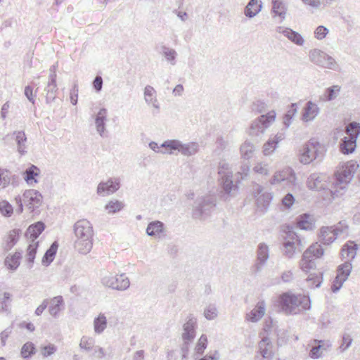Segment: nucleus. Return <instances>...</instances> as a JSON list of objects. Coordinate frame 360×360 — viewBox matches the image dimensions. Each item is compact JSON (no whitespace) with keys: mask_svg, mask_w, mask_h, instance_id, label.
Segmentation results:
<instances>
[{"mask_svg":"<svg viewBox=\"0 0 360 360\" xmlns=\"http://www.w3.org/2000/svg\"><path fill=\"white\" fill-rule=\"evenodd\" d=\"M163 146L169 148L170 150H178L182 155L191 156L198 151L199 146L196 142H191L186 144L182 143L179 140H167L163 142Z\"/></svg>","mask_w":360,"mask_h":360,"instance_id":"ddd939ff","label":"nucleus"},{"mask_svg":"<svg viewBox=\"0 0 360 360\" xmlns=\"http://www.w3.org/2000/svg\"><path fill=\"white\" fill-rule=\"evenodd\" d=\"M315 342H319V345L317 346L313 347L309 352V356L311 359H319L321 356V352H320V350L323 345H321V343L323 342V341L315 340Z\"/></svg>","mask_w":360,"mask_h":360,"instance_id":"e2e57ef3","label":"nucleus"},{"mask_svg":"<svg viewBox=\"0 0 360 360\" xmlns=\"http://www.w3.org/2000/svg\"><path fill=\"white\" fill-rule=\"evenodd\" d=\"M284 134L278 133L274 137L270 138L266 143L264 144L263 153L265 155H271L277 148L280 141L284 139Z\"/></svg>","mask_w":360,"mask_h":360,"instance_id":"393cba45","label":"nucleus"},{"mask_svg":"<svg viewBox=\"0 0 360 360\" xmlns=\"http://www.w3.org/2000/svg\"><path fill=\"white\" fill-rule=\"evenodd\" d=\"M269 257V246L264 243H260L257 250V263L255 268L257 271H260Z\"/></svg>","mask_w":360,"mask_h":360,"instance_id":"a211bd4d","label":"nucleus"},{"mask_svg":"<svg viewBox=\"0 0 360 360\" xmlns=\"http://www.w3.org/2000/svg\"><path fill=\"white\" fill-rule=\"evenodd\" d=\"M330 228H332L333 233L335 234L336 238L338 236L347 233L348 230V226L345 221H340L337 225L330 226Z\"/></svg>","mask_w":360,"mask_h":360,"instance_id":"052dcab7","label":"nucleus"},{"mask_svg":"<svg viewBox=\"0 0 360 360\" xmlns=\"http://www.w3.org/2000/svg\"><path fill=\"white\" fill-rule=\"evenodd\" d=\"M285 236H283L285 240L283 243L284 255L288 258H292L296 251L301 252L302 244L299 236L295 233L292 227L286 226L283 229Z\"/></svg>","mask_w":360,"mask_h":360,"instance_id":"0eeeda50","label":"nucleus"},{"mask_svg":"<svg viewBox=\"0 0 360 360\" xmlns=\"http://www.w3.org/2000/svg\"><path fill=\"white\" fill-rule=\"evenodd\" d=\"M356 147V141L353 138L344 137L340 144V150L343 154L352 153Z\"/></svg>","mask_w":360,"mask_h":360,"instance_id":"473e14b6","label":"nucleus"},{"mask_svg":"<svg viewBox=\"0 0 360 360\" xmlns=\"http://www.w3.org/2000/svg\"><path fill=\"white\" fill-rule=\"evenodd\" d=\"M49 312L53 318H57L59 316V313L64 308V300L62 296L58 295L52 298L50 301L49 300Z\"/></svg>","mask_w":360,"mask_h":360,"instance_id":"b1692460","label":"nucleus"},{"mask_svg":"<svg viewBox=\"0 0 360 360\" xmlns=\"http://www.w3.org/2000/svg\"><path fill=\"white\" fill-rule=\"evenodd\" d=\"M323 255L321 245L315 243L310 245L303 253L300 261V268L303 271L308 272L316 267L314 259L321 257Z\"/></svg>","mask_w":360,"mask_h":360,"instance_id":"6e6552de","label":"nucleus"},{"mask_svg":"<svg viewBox=\"0 0 360 360\" xmlns=\"http://www.w3.org/2000/svg\"><path fill=\"white\" fill-rule=\"evenodd\" d=\"M124 207V204L119 200H111L105 206V209L108 213H116Z\"/></svg>","mask_w":360,"mask_h":360,"instance_id":"6e6d98bb","label":"nucleus"},{"mask_svg":"<svg viewBox=\"0 0 360 360\" xmlns=\"http://www.w3.org/2000/svg\"><path fill=\"white\" fill-rule=\"evenodd\" d=\"M13 136H15V139L18 145V151L21 155H24L26 153L25 142L27 141V137L25 132L23 131H15L13 133Z\"/></svg>","mask_w":360,"mask_h":360,"instance_id":"4c0bfd02","label":"nucleus"},{"mask_svg":"<svg viewBox=\"0 0 360 360\" xmlns=\"http://www.w3.org/2000/svg\"><path fill=\"white\" fill-rule=\"evenodd\" d=\"M43 196L41 193L34 189L26 190L23 193V200L26 207L30 212H34L39 208L42 203Z\"/></svg>","mask_w":360,"mask_h":360,"instance_id":"4468645a","label":"nucleus"},{"mask_svg":"<svg viewBox=\"0 0 360 360\" xmlns=\"http://www.w3.org/2000/svg\"><path fill=\"white\" fill-rule=\"evenodd\" d=\"M197 320L192 315L188 317L187 321L184 324V333H182V339L188 340H193L195 337V328Z\"/></svg>","mask_w":360,"mask_h":360,"instance_id":"6ab92c4d","label":"nucleus"},{"mask_svg":"<svg viewBox=\"0 0 360 360\" xmlns=\"http://www.w3.org/2000/svg\"><path fill=\"white\" fill-rule=\"evenodd\" d=\"M36 352V348L34 343L27 342L23 345L21 348V356L24 359H28L31 357Z\"/></svg>","mask_w":360,"mask_h":360,"instance_id":"8fccbe9b","label":"nucleus"},{"mask_svg":"<svg viewBox=\"0 0 360 360\" xmlns=\"http://www.w3.org/2000/svg\"><path fill=\"white\" fill-rule=\"evenodd\" d=\"M306 282L311 288H319L323 282V274H310L307 278Z\"/></svg>","mask_w":360,"mask_h":360,"instance_id":"37998d69","label":"nucleus"},{"mask_svg":"<svg viewBox=\"0 0 360 360\" xmlns=\"http://www.w3.org/2000/svg\"><path fill=\"white\" fill-rule=\"evenodd\" d=\"M297 112V106L296 103H291L289 109L283 117V124L288 127L292 122V119Z\"/></svg>","mask_w":360,"mask_h":360,"instance_id":"de8ad7c7","label":"nucleus"},{"mask_svg":"<svg viewBox=\"0 0 360 360\" xmlns=\"http://www.w3.org/2000/svg\"><path fill=\"white\" fill-rule=\"evenodd\" d=\"M12 295L8 292L0 291V312H6L10 310Z\"/></svg>","mask_w":360,"mask_h":360,"instance_id":"79ce46f5","label":"nucleus"},{"mask_svg":"<svg viewBox=\"0 0 360 360\" xmlns=\"http://www.w3.org/2000/svg\"><path fill=\"white\" fill-rule=\"evenodd\" d=\"M329 30L325 26L319 25L314 31V37L319 40L324 39L328 34Z\"/></svg>","mask_w":360,"mask_h":360,"instance_id":"0e129e2a","label":"nucleus"},{"mask_svg":"<svg viewBox=\"0 0 360 360\" xmlns=\"http://www.w3.org/2000/svg\"><path fill=\"white\" fill-rule=\"evenodd\" d=\"M321 243L324 245H330L336 239V236L333 233L332 228L328 226L321 228Z\"/></svg>","mask_w":360,"mask_h":360,"instance_id":"a19ab883","label":"nucleus"},{"mask_svg":"<svg viewBox=\"0 0 360 360\" xmlns=\"http://www.w3.org/2000/svg\"><path fill=\"white\" fill-rule=\"evenodd\" d=\"M346 133L347 134V137L353 138L356 141L360 134V124L356 122H352L349 123L346 127Z\"/></svg>","mask_w":360,"mask_h":360,"instance_id":"49530a36","label":"nucleus"},{"mask_svg":"<svg viewBox=\"0 0 360 360\" xmlns=\"http://www.w3.org/2000/svg\"><path fill=\"white\" fill-rule=\"evenodd\" d=\"M108 110L106 108H101L95 117V125L97 132L102 137L106 131L105 123L107 121Z\"/></svg>","mask_w":360,"mask_h":360,"instance_id":"4be33fe9","label":"nucleus"},{"mask_svg":"<svg viewBox=\"0 0 360 360\" xmlns=\"http://www.w3.org/2000/svg\"><path fill=\"white\" fill-rule=\"evenodd\" d=\"M258 349L264 360H271L274 356L272 342L267 336H264L259 342Z\"/></svg>","mask_w":360,"mask_h":360,"instance_id":"f3484780","label":"nucleus"},{"mask_svg":"<svg viewBox=\"0 0 360 360\" xmlns=\"http://www.w3.org/2000/svg\"><path fill=\"white\" fill-rule=\"evenodd\" d=\"M219 181L226 194L234 195L238 190L237 182L233 183V173L230 165L221 161L218 167Z\"/></svg>","mask_w":360,"mask_h":360,"instance_id":"39448f33","label":"nucleus"},{"mask_svg":"<svg viewBox=\"0 0 360 360\" xmlns=\"http://www.w3.org/2000/svg\"><path fill=\"white\" fill-rule=\"evenodd\" d=\"M204 316L207 320H214L218 316V309L215 304H208L204 310Z\"/></svg>","mask_w":360,"mask_h":360,"instance_id":"603ef678","label":"nucleus"},{"mask_svg":"<svg viewBox=\"0 0 360 360\" xmlns=\"http://www.w3.org/2000/svg\"><path fill=\"white\" fill-rule=\"evenodd\" d=\"M207 345V338L206 335L202 334L199 338L195 347V352L198 354H202Z\"/></svg>","mask_w":360,"mask_h":360,"instance_id":"bf43d9fd","label":"nucleus"},{"mask_svg":"<svg viewBox=\"0 0 360 360\" xmlns=\"http://www.w3.org/2000/svg\"><path fill=\"white\" fill-rule=\"evenodd\" d=\"M352 269V264L349 262H345L344 264L340 265L338 268L337 277L342 279V281H347L349 276Z\"/></svg>","mask_w":360,"mask_h":360,"instance_id":"a18cd8bd","label":"nucleus"},{"mask_svg":"<svg viewBox=\"0 0 360 360\" xmlns=\"http://www.w3.org/2000/svg\"><path fill=\"white\" fill-rule=\"evenodd\" d=\"M297 226L302 230H312L314 228L313 217L308 214H303L297 218Z\"/></svg>","mask_w":360,"mask_h":360,"instance_id":"c85d7f7f","label":"nucleus"},{"mask_svg":"<svg viewBox=\"0 0 360 360\" xmlns=\"http://www.w3.org/2000/svg\"><path fill=\"white\" fill-rule=\"evenodd\" d=\"M271 199L272 195L270 193H265L259 195L257 198V210L262 213L266 212L270 205Z\"/></svg>","mask_w":360,"mask_h":360,"instance_id":"c9c22d12","label":"nucleus"},{"mask_svg":"<svg viewBox=\"0 0 360 360\" xmlns=\"http://www.w3.org/2000/svg\"><path fill=\"white\" fill-rule=\"evenodd\" d=\"M45 229V224L42 221H37L33 224H31L25 232V237L28 239L32 240L27 249L26 254V262L27 266L31 269L33 266L34 259L36 257L39 242H34V240L39 236V235L44 231Z\"/></svg>","mask_w":360,"mask_h":360,"instance_id":"20e7f679","label":"nucleus"},{"mask_svg":"<svg viewBox=\"0 0 360 360\" xmlns=\"http://www.w3.org/2000/svg\"><path fill=\"white\" fill-rule=\"evenodd\" d=\"M0 212L5 217H10L13 213L12 205L7 200L0 202Z\"/></svg>","mask_w":360,"mask_h":360,"instance_id":"864d4df0","label":"nucleus"},{"mask_svg":"<svg viewBox=\"0 0 360 360\" xmlns=\"http://www.w3.org/2000/svg\"><path fill=\"white\" fill-rule=\"evenodd\" d=\"M359 168V165L355 160H350L345 163L335 173L334 186L335 191L330 190L333 198L338 195V188L344 189L346 188L354 177V174Z\"/></svg>","mask_w":360,"mask_h":360,"instance_id":"7ed1b4c3","label":"nucleus"},{"mask_svg":"<svg viewBox=\"0 0 360 360\" xmlns=\"http://www.w3.org/2000/svg\"><path fill=\"white\" fill-rule=\"evenodd\" d=\"M107 327V319L103 314H100L94 319V328L95 333L101 334Z\"/></svg>","mask_w":360,"mask_h":360,"instance_id":"c03bdc74","label":"nucleus"},{"mask_svg":"<svg viewBox=\"0 0 360 360\" xmlns=\"http://www.w3.org/2000/svg\"><path fill=\"white\" fill-rule=\"evenodd\" d=\"M11 182V174L8 170L0 168V189L6 188Z\"/></svg>","mask_w":360,"mask_h":360,"instance_id":"5fc2aeb1","label":"nucleus"},{"mask_svg":"<svg viewBox=\"0 0 360 360\" xmlns=\"http://www.w3.org/2000/svg\"><path fill=\"white\" fill-rule=\"evenodd\" d=\"M294 179L295 175L292 174V171L291 169H286L276 172L271 180V184H277L285 181L291 182Z\"/></svg>","mask_w":360,"mask_h":360,"instance_id":"cd10ccee","label":"nucleus"},{"mask_svg":"<svg viewBox=\"0 0 360 360\" xmlns=\"http://www.w3.org/2000/svg\"><path fill=\"white\" fill-rule=\"evenodd\" d=\"M309 58L314 64L324 68L336 70L338 68L333 57L317 49L310 51Z\"/></svg>","mask_w":360,"mask_h":360,"instance_id":"f8f14e48","label":"nucleus"},{"mask_svg":"<svg viewBox=\"0 0 360 360\" xmlns=\"http://www.w3.org/2000/svg\"><path fill=\"white\" fill-rule=\"evenodd\" d=\"M255 150V146L249 141H245L240 146L241 155L245 159H250L252 158L253 153Z\"/></svg>","mask_w":360,"mask_h":360,"instance_id":"09e8293b","label":"nucleus"},{"mask_svg":"<svg viewBox=\"0 0 360 360\" xmlns=\"http://www.w3.org/2000/svg\"><path fill=\"white\" fill-rule=\"evenodd\" d=\"M44 91L46 92V102L50 103L55 101L58 87L56 81H54V75L51 77V81L49 80Z\"/></svg>","mask_w":360,"mask_h":360,"instance_id":"c756f323","label":"nucleus"},{"mask_svg":"<svg viewBox=\"0 0 360 360\" xmlns=\"http://www.w3.org/2000/svg\"><path fill=\"white\" fill-rule=\"evenodd\" d=\"M287 11L285 4L281 0H272V12L275 15L285 19Z\"/></svg>","mask_w":360,"mask_h":360,"instance_id":"58836bf2","label":"nucleus"},{"mask_svg":"<svg viewBox=\"0 0 360 360\" xmlns=\"http://www.w3.org/2000/svg\"><path fill=\"white\" fill-rule=\"evenodd\" d=\"M319 112L320 109L318 105L315 103L309 101L303 108L302 120L305 122L312 121L319 114Z\"/></svg>","mask_w":360,"mask_h":360,"instance_id":"412c9836","label":"nucleus"},{"mask_svg":"<svg viewBox=\"0 0 360 360\" xmlns=\"http://www.w3.org/2000/svg\"><path fill=\"white\" fill-rule=\"evenodd\" d=\"M165 232V224L160 221H153L148 224L146 233L149 236L160 237V234Z\"/></svg>","mask_w":360,"mask_h":360,"instance_id":"a878e982","label":"nucleus"},{"mask_svg":"<svg viewBox=\"0 0 360 360\" xmlns=\"http://www.w3.org/2000/svg\"><path fill=\"white\" fill-rule=\"evenodd\" d=\"M58 248V244L56 241L53 242L51 245L42 257L41 263L43 265L48 266L53 261L57 252Z\"/></svg>","mask_w":360,"mask_h":360,"instance_id":"f704fd0d","label":"nucleus"},{"mask_svg":"<svg viewBox=\"0 0 360 360\" xmlns=\"http://www.w3.org/2000/svg\"><path fill=\"white\" fill-rule=\"evenodd\" d=\"M254 170L255 172L258 174L267 175L269 174V166L267 164L265 163H257L254 167Z\"/></svg>","mask_w":360,"mask_h":360,"instance_id":"774afa93","label":"nucleus"},{"mask_svg":"<svg viewBox=\"0 0 360 360\" xmlns=\"http://www.w3.org/2000/svg\"><path fill=\"white\" fill-rule=\"evenodd\" d=\"M149 147L151 150H153L155 153H162V154H172L173 152L169 149V148H166L163 146V143L161 145H158L155 141H151L149 143Z\"/></svg>","mask_w":360,"mask_h":360,"instance_id":"13d9d810","label":"nucleus"},{"mask_svg":"<svg viewBox=\"0 0 360 360\" xmlns=\"http://www.w3.org/2000/svg\"><path fill=\"white\" fill-rule=\"evenodd\" d=\"M21 233L20 229H15L10 231L5 240L4 250H10L17 243Z\"/></svg>","mask_w":360,"mask_h":360,"instance_id":"7c9ffc66","label":"nucleus"},{"mask_svg":"<svg viewBox=\"0 0 360 360\" xmlns=\"http://www.w3.org/2000/svg\"><path fill=\"white\" fill-rule=\"evenodd\" d=\"M276 112L271 110L266 115H262L252 122L249 129V134L252 136L259 137L269 127L276 118Z\"/></svg>","mask_w":360,"mask_h":360,"instance_id":"9d476101","label":"nucleus"},{"mask_svg":"<svg viewBox=\"0 0 360 360\" xmlns=\"http://www.w3.org/2000/svg\"><path fill=\"white\" fill-rule=\"evenodd\" d=\"M341 87L339 85H333L327 88L323 94L321 96V99L324 101H331L335 99L340 94Z\"/></svg>","mask_w":360,"mask_h":360,"instance_id":"e433bc0d","label":"nucleus"},{"mask_svg":"<svg viewBox=\"0 0 360 360\" xmlns=\"http://www.w3.org/2000/svg\"><path fill=\"white\" fill-rule=\"evenodd\" d=\"M266 304L264 301H259L255 307L246 315V319L255 323L259 321L264 315Z\"/></svg>","mask_w":360,"mask_h":360,"instance_id":"5701e85b","label":"nucleus"},{"mask_svg":"<svg viewBox=\"0 0 360 360\" xmlns=\"http://www.w3.org/2000/svg\"><path fill=\"white\" fill-rule=\"evenodd\" d=\"M278 302L281 311L286 315L299 314L311 308V300L309 297L289 292L281 294Z\"/></svg>","mask_w":360,"mask_h":360,"instance_id":"f03ea898","label":"nucleus"},{"mask_svg":"<svg viewBox=\"0 0 360 360\" xmlns=\"http://www.w3.org/2000/svg\"><path fill=\"white\" fill-rule=\"evenodd\" d=\"M276 31L278 33L283 34L286 38L296 45L302 46L304 42V39L302 35L290 28L280 26L277 27Z\"/></svg>","mask_w":360,"mask_h":360,"instance_id":"aec40b11","label":"nucleus"},{"mask_svg":"<svg viewBox=\"0 0 360 360\" xmlns=\"http://www.w3.org/2000/svg\"><path fill=\"white\" fill-rule=\"evenodd\" d=\"M101 283L105 287L120 291L128 289L130 285L129 279L124 274H108L102 278Z\"/></svg>","mask_w":360,"mask_h":360,"instance_id":"9b49d317","label":"nucleus"},{"mask_svg":"<svg viewBox=\"0 0 360 360\" xmlns=\"http://www.w3.org/2000/svg\"><path fill=\"white\" fill-rule=\"evenodd\" d=\"M144 97L145 101L147 103L153 101V98H155V90L153 86L148 85L144 89Z\"/></svg>","mask_w":360,"mask_h":360,"instance_id":"69168bd1","label":"nucleus"},{"mask_svg":"<svg viewBox=\"0 0 360 360\" xmlns=\"http://www.w3.org/2000/svg\"><path fill=\"white\" fill-rule=\"evenodd\" d=\"M358 245L353 241H349L347 243L342 249V257H349L351 259H354L356 255V250Z\"/></svg>","mask_w":360,"mask_h":360,"instance_id":"ea45409f","label":"nucleus"},{"mask_svg":"<svg viewBox=\"0 0 360 360\" xmlns=\"http://www.w3.org/2000/svg\"><path fill=\"white\" fill-rule=\"evenodd\" d=\"M22 257V252H15L13 255H8L5 259V265L8 269L15 271L18 269L20 264V260Z\"/></svg>","mask_w":360,"mask_h":360,"instance_id":"2f4dec72","label":"nucleus"},{"mask_svg":"<svg viewBox=\"0 0 360 360\" xmlns=\"http://www.w3.org/2000/svg\"><path fill=\"white\" fill-rule=\"evenodd\" d=\"M328 176L323 173L311 174L307 179V185L310 189L321 191L328 189Z\"/></svg>","mask_w":360,"mask_h":360,"instance_id":"2eb2a0df","label":"nucleus"},{"mask_svg":"<svg viewBox=\"0 0 360 360\" xmlns=\"http://www.w3.org/2000/svg\"><path fill=\"white\" fill-rule=\"evenodd\" d=\"M262 8V4L259 0H250L245 8L244 14L252 18L261 11Z\"/></svg>","mask_w":360,"mask_h":360,"instance_id":"bb28decb","label":"nucleus"},{"mask_svg":"<svg viewBox=\"0 0 360 360\" xmlns=\"http://www.w3.org/2000/svg\"><path fill=\"white\" fill-rule=\"evenodd\" d=\"M162 52L167 61H169L172 65H175V59L177 53L174 49L163 46H162Z\"/></svg>","mask_w":360,"mask_h":360,"instance_id":"3c124183","label":"nucleus"},{"mask_svg":"<svg viewBox=\"0 0 360 360\" xmlns=\"http://www.w3.org/2000/svg\"><path fill=\"white\" fill-rule=\"evenodd\" d=\"M215 206L216 198L214 196L208 195L198 198L195 202L192 213L193 217L200 220H205L210 216Z\"/></svg>","mask_w":360,"mask_h":360,"instance_id":"423d86ee","label":"nucleus"},{"mask_svg":"<svg viewBox=\"0 0 360 360\" xmlns=\"http://www.w3.org/2000/svg\"><path fill=\"white\" fill-rule=\"evenodd\" d=\"M322 146L314 140H310L303 147L300 161L304 165L309 164L316 159H321L323 156Z\"/></svg>","mask_w":360,"mask_h":360,"instance_id":"1a4fd4ad","label":"nucleus"},{"mask_svg":"<svg viewBox=\"0 0 360 360\" xmlns=\"http://www.w3.org/2000/svg\"><path fill=\"white\" fill-rule=\"evenodd\" d=\"M267 103L262 100H257L252 103V110L257 112V113H262L266 110L267 109Z\"/></svg>","mask_w":360,"mask_h":360,"instance_id":"680f3d73","label":"nucleus"},{"mask_svg":"<svg viewBox=\"0 0 360 360\" xmlns=\"http://www.w3.org/2000/svg\"><path fill=\"white\" fill-rule=\"evenodd\" d=\"M353 339L350 335L345 333L342 336V343L340 346V349L342 352L347 350L352 345Z\"/></svg>","mask_w":360,"mask_h":360,"instance_id":"338daca9","label":"nucleus"},{"mask_svg":"<svg viewBox=\"0 0 360 360\" xmlns=\"http://www.w3.org/2000/svg\"><path fill=\"white\" fill-rule=\"evenodd\" d=\"M120 187L118 179H109L107 181H101L97 187V193L101 195H108L116 192Z\"/></svg>","mask_w":360,"mask_h":360,"instance_id":"dca6fc26","label":"nucleus"},{"mask_svg":"<svg viewBox=\"0 0 360 360\" xmlns=\"http://www.w3.org/2000/svg\"><path fill=\"white\" fill-rule=\"evenodd\" d=\"M39 174V169L37 166L32 165L23 173L25 181L27 184L33 186L34 184L37 183V180L35 177L37 176Z\"/></svg>","mask_w":360,"mask_h":360,"instance_id":"72a5a7b5","label":"nucleus"},{"mask_svg":"<svg viewBox=\"0 0 360 360\" xmlns=\"http://www.w3.org/2000/svg\"><path fill=\"white\" fill-rule=\"evenodd\" d=\"M79 347L86 352H90L94 346V340L89 337L83 336L79 342Z\"/></svg>","mask_w":360,"mask_h":360,"instance_id":"4d7b16f0","label":"nucleus"},{"mask_svg":"<svg viewBox=\"0 0 360 360\" xmlns=\"http://www.w3.org/2000/svg\"><path fill=\"white\" fill-rule=\"evenodd\" d=\"M76 240L74 243L75 250L80 254L86 255L93 247V226L87 219L78 220L74 225Z\"/></svg>","mask_w":360,"mask_h":360,"instance_id":"f257e3e1","label":"nucleus"}]
</instances>
